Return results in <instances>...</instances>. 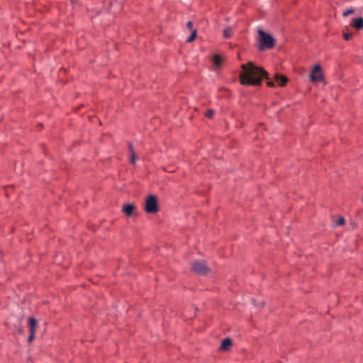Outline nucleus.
Here are the masks:
<instances>
[{"instance_id": "obj_1", "label": "nucleus", "mask_w": 363, "mask_h": 363, "mask_svg": "<svg viewBox=\"0 0 363 363\" xmlns=\"http://www.w3.org/2000/svg\"><path fill=\"white\" fill-rule=\"evenodd\" d=\"M241 69L242 72L240 73V81L242 85L259 86L262 84L264 77L267 79V84L269 87H274L275 84L284 86L288 82L286 77L279 73L274 74V81L269 80L267 72L262 67L256 66L252 62H249L247 64H242Z\"/></svg>"}, {"instance_id": "obj_2", "label": "nucleus", "mask_w": 363, "mask_h": 363, "mask_svg": "<svg viewBox=\"0 0 363 363\" xmlns=\"http://www.w3.org/2000/svg\"><path fill=\"white\" fill-rule=\"evenodd\" d=\"M158 210L156 196L153 195L148 196L145 203V211L147 213H156Z\"/></svg>"}, {"instance_id": "obj_3", "label": "nucleus", "mask_w": 363, "mask_h": 363, "mask_svg": "<svg viewBox=\"0 0 363 363\" xmlns=\"http://www.w3.org/2000/svg\"><path fill=\"white\" fill-rule=\"evenodd\" d=\"M259 45H274V38L273 36L263 30H258Z\"/></svg>"}, {"instance_id": "obj_4", "label": "nucleus", "mask_w": 363, "mask_h": 363, "mask_svg": "<svg viewBox=\"0 0 363 363\" xmlns=\"http://www.w3.org/2000/svg\"><path fill=\"white\" fill-rule=\"evenodd\" d=\"M191 269L199 274L206 275L208 273L209 269L206 262L203 260H196L191 264Z\"/></svg>"}, {"instance_id": "obj_5", "label": "nucleus", "mask_w": 363, "mask_h": 363, "mask_svg": "<svg viewBox=\"0 0 363 363\" xmlns=\"http://www.w3.org/2000/svg\"><path fill=\"white\" fill-rule=\"evenodd\" d=\"M310 79L312 82H320L323 79V74L321 73V67L317 65L313 67V69L310 75Z\"/></svg>"}, {"instance_id": "obj_6", "label": "nucleus", "mask_w": 363, "mask_h": 363, "mask_svg": "<svg viewBox=\"0 0 363 363\" xmlns=\"http://www.w3.org/2000/svg\"><path fill=\"white\" fill-rule=\"evenodd\" d=\"M223 58L221 55L216 54L212 57V62L216 69L221 67Z\"/></svg>"}, {"instance_id": "obj_7", "label": "nucleus", "mask_w": 363, "mask_h": 363, "mask_svg": "<svg viewBox=\"0 0 363 363\" xmlns=\"http://www.w3.org/2000/svg\"><path fill=\"white\" fill-rule=\"evenodd\" d=\"M351 26L357 30H362L363 28V18L359 17L357 18H353Z\"/></svg>"}, {"instance_id": "obj_8", "label": "nucleus", "mask_w": 363, "mask_h": 363, "mask_svg": "<svg viewBox=\"0 0 363 363\" xmlns=\"http://www.w3.org/2000/svg\"><path fill=\"white\" fill-rule=\"evenodd\" d=\"M135 208V207L133 204H126L123 206L122 210L126 216H130L133 215Z\"/></svg>"}, {"instance_id": "obj_9", "label": "nucleus", "mask_w": 363, "mask_h": 363, "mask_svg": "<svg viewBox=\"0 0 363 363\" xmlns=\"http://www.w3.org/2000/svg\"><path fill=\"white\" fill-rule=\"evenodd\" d=\"M28 323L30 333H35L38 324L37 320L34 318L30 317L28 319Z\"/></svg>"}, {"instance_id": "obj_10", "label": "nucleus", "mask_w": 363, "mask_h": 363, "mask_svg": "<svg viewBox=\"0 0 363 363\" xmlns=\"http://www.w3.org/2000/svg\"><path fill=\"white\" fill-rule=\"evenodd\" d=\"M231 345H232L231 339L229 337H227L222 341V343L220 347V350H223V351L228 350Z\"/></svg>"}, {"instance_id": "obj_11", "label": "nucleus", "mask_w": 363, "mask_h": 363, "mask_svg": "<svg viewBox=\"0 0 363 363\" xmlns=\"http://www.w3.org/2000/svg\"><path fill=\"white\" fill-rule=\"evenodd\" d=\"M129 150L130 152V161L132 164H134L137 160V155L133 150V145L130 143L129 144Z\"/></svg>"}, {"instance_id": "obj_12", "label": "nucleus", "mask_w": 363, "mask_h": 363, "mask_svg": "<svg viewBox=\"0 0 363 363\" xmlns=\"http://www.w3.org/2000/svg\"><path fill=\"white\" fill-rule=\"evenodd\" d=\"M232 35V29L230 28H227L223 30V38L228 39L230 38Z\"/></svg>"}, {"instance_id": "obj_13", "label": "nucleus", "mask_w": 363, "mask_h": 363, "mask_svg": "<svg viewBox=\"0 0 363 363\" xmlns=\"http://www.w3.org/2000/svg\"><path fill=\"white\" fill-rule=\"evenodd\" d=\"M196 30H194L191 33V34L190 35V36H189L186 40V43H189L190 42H191L196 37Z\"/></svg>"}, {"instance_id": "obj_14", "label": "nucleus", "mask_w": 363, "mask_h": 363, "mask_svg": "<svg viewBox=\"0 0 363 363\" xmlns=\"http://www.w3.org/2000/svg\"><path fill=\"white\" fill-rule=\"evenodd\" d=\"M214 115V111L213 109H208L206 113H205V116L208 118H211Z\"/></svg>"}, {"instance_id": "obj_15", "label": "nucleus", "mask_w": 363, "mask_h": 363, "mask_svg": "<svg viewBox=\"0 0 363 363\" xmlns=\"http://www.w3.org/2000/svg\"><path fill=\"white\" fill-rule=\"evenodd\" d=\"M354 12V9H347V11H344L342 13V16L344 17H346L347 16H349L350 14Z\"/></svg>"}, {"instance_id": "obj_16", "label": "nucleus", "mask_w": 363, "mask_h": 363, "mask_svg": "<svg viewBox=\"0 0 363 363\" xmlns=\"http://www.w3.org/2000/svg\"><path fill=\"white\" fill-rule=\"evenodd\" d=\"M345 223V218L341 217L336 220L335 225H342Z\"/></svg>"}, {"instance_id": "obj_17", "label": "nucleus", "mask_w": 363, "mask_h": 363, "mask_svg": "<svg viewBox=\"0 0 363 363\" xmlns=\"http://www.w3.org/2000/svg\"><path fill=\"white\" fill-rule=\"evenodd\" d=\"M351 35H352L351 33H343V38L346 40H348L350 38Z\"/></svg>"}, {"instance_id": "obj_18", "label": "nucleus", "mask_w": 363, "mask_h": 363, "mask_svg": "<svg viewBox=\"0 0 363 363\" xmlns=\"http://www.w3.org/2000/svg\"><path fill=\"white\" fill-rule=\"evenodd\" d=\"M35 338V333H30V335L28 339V342H31Z\"/></svg>"}, {"instance_id": "obj_19", "label": "nucleus", "mask_w": 363, "mask_h": 363, "mask_svg": "<svg viewBox=\"0 0 363 363\" xmlns=\"http://www.w3.org/2000/svg\"><path fill=\"white\" fill-rule=\"evenodd\" d=\"M187 27L189 28V29H191L192 28V26H193V23L191 21H189L186 24Z\"/></svg>"}, {"instance_id": "obj_20", "label": "nucleus", "mask_w": 363, "mask_h": 363, "mask_svg": "<svg viewBox=\"0 0 363 363\" xmlns=\"http://www.w3.org/2000/svg\"><path fill=\"white\" fill-rule=\"evenodd\" d=\"M259 49H260L261 50H265V48H267L268 47H263V46H261V47H259Z\"/></svg>"}, {"instance_id": "obj_21", "label": "nucleus", "mask_w": 363, "mask_h": 363, "mask_svg": "<svg viewBox=\"0 0 363 363\" xmlns=\"http://www.w3.org/2000/svg\"><path fill=\"white\" fill-rule=\"evenodd\" d=\"M362 202H363V196H362Z\"/></svg>"}]
</instances>
